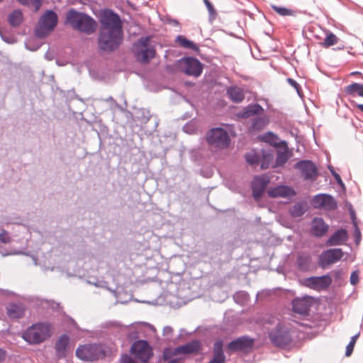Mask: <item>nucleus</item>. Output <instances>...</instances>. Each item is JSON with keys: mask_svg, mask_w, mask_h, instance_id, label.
<instances>
[{"mask_svg": "<svg viewBox=\"0 0 363 363\" xmlns=\"http://www.w3.org/2000/svg\"><path fill=\"white\" fill-rule=\"evenodd\" d=\"M99 22V49L105 52L117 50L123 39V24L120 16L112 10L106 9L101 13Z\"/></svg>", "mask_w": 363, "mask_h": 363, "instance_id": "f257e3e1", "label": "nucleus"}, {"mask_svg": "<svg viewBox=\"0 0 363 363\" xmlns=\"http://www.w3.org/2000/svg\"><path fill=\"white\" fill-rule=\"evenodd\" d=\"M66 21L73 28L86 34L93 33L96 27V21L91 16L74 9L67 12Z\"/></svg>", "mask_w": 363, "mask_h": 363, "instance_id": "f03ea898", "label": "nucleus"}, {"mask_svg": "<svg viewBox=\"0 0 363 363\" xmlns=\"http://www.w3.org/2000/svg\"><path fill=\"white\" fill-rule=\"evenodd\" d=\"M52 335V325L47 322H40L33 324L25 330L22 337L29 344L38 345Z\"/></svg>", "mask_w": 363, "mask_h": 363, "instance_id": "7ed1b4c3", "label": "nucleus"}, {"mask_svg": "<svg viewBox=\"0 0 363 363\" xmlns=\"http://www.w3.org/2000/svg\"><path fill=\"white\" fill-rule=\"evenodd\" d=\"M108 350L99 344H87L81 345L76 350V356L84 361L94 362L105 357Z\"/></svg>", "mask_w": 363, "mask_h": 363, "instance_id": "20e7f679", "label": "nucleus"}, {"mask_svg": "<svg viewBox=\"0 0 363 363\" xmlns=\"http://www.w3.org/2000/svg\"><path fill=\"white\" fill-rule=\"evenodd\" d=\"M58 17L52 10L46 11L40 18L35 29V35L40 38L48 36L56 27Z\"/></svg>", "mask_w": 363, "mask_h": 363, "instance_id": "39448f33", "label": "nucleus"}, {"mask_svg": "<svg viewBox=\"0 0 363 363\" xmlns=\"http://www.w3.org/2000/svg\"><path fill=\"white\" fill-rule=\"evenodd\" d=\"M200 350V343L194 340L174 349H165L163 352L164 359L169 363H175L180 359L181 354L196 353Z\"/></svg>", "mask_w": 363, "mask_h": 363, "instance_id": "423d86ee", "label": "nucleus"}, {"mask_svg": "<svg viewBox=\"0 0 363 363\" xmlns=\"http://www.w3.org/2000/svg\"><path fill=\"white\" fill-rule=\"evenodd\" d=\"M179 69L186 75L194 77L201 76L203 65L196 58L193 57H182L177 61Z\"/></svg>", "mask_w": 363, "mask_h": 363, "instance_id": "0eeeda50", "label": "nucleus"}, {"mask_svg": "<svg viewBox=\"0 0 363 363\" xmlns=\"http://www.w3.org/2000/svg\"><path fill=\"white\" fill-rule=\"evenodd\" d=\"M208 143L218 149H224L229 146L230 138L228 133L222 128L211 129L206 135Z\"/></svg>", "mask_w": 363, "mask_h": 363, "instance_id": "6e6552de", "label": "nucleus"}, {"mask_svg": "<svg viewBox=\"0 0 363 363\" xmlns=\"http://www.w3.org/2000/svg\"><path fill=\"white\" fill-rule=\"evenodd\" d=\"M271 342L277 347H285L292 342L290 330L282 325H278L269 334Z\"/></svg>", "mask_w": 363, "mask_h": 363, "instance_id": "1a4fd4ad", "label": "nucleus"}, {"mask_svg": "<svg viewBox=\"0 0 363 363\" xmlns=\"http://www.w3.org/2000/svg\"><path fill=\"white\" fill-rule=\"evenodd\" d=\"M343 255V251L340 248H332L324 250L318 257V266L321 269H327L332 264L341 260Z\"/></svg>", "mask_w": 363, "mask_h": 363, "instance_id": "9d476101", "label": "nucleus"}, {"mask_svg": "<svg viewBox=\"0 0 363 363\" xmlns=\"http://www.w3.org/2000/svg\"><path fill=\"white\" fill-rule=\"evenodd\" d=\"M149 40V37H142L135 44V47L140 48V50H138L135 53L138 61L140 62L147 63L151 59L155 57V50L153 47L148 45Z\"/></svg>", "mask_w": 363, "mask_h": 363, "instance_id": "9b49d317", "label": "nucleus"}, {"mask_svg": "<svg viewBox=\"0 0 363 363\" xmlns=\"http://www.w3.org/2000/svg\"><path fill=\"white\" fill-rule=\"evenodd\" d=\"M130 352L136 359L143 362H147L152 356V348L146 340H138L133 342Z\"/></svg>", "mask_w": 363, "mask_h": 363, "instance_id": "f8f14e48", "label": "nucleus"}, {"mask_svg": "<svg viewBox=\"0 0 363 363\" xmlns=\"http://www.w3.org/2000/svg\"><path fill=\"white\" fill-rule=\"evenodd\" d=\"M294 168L301 172L305 180H314L318 174L317 167L311 160H300L295 164Z\"/></svg>", "mask_w": 363, "mask_h": 363, "instance_id": "ddd939ff", "label": "nucleus"}, {"mask_svg": "<svg viewBox=\"0 0 363 363\" xmlns=\"http://www.w3.org/2000/svg\"><path fill=\"white\" fill-rule=\"evenodd\" d=\"M304 285L310 289L320 291L328 289L332 284L333 279L329 274L320 277H311L303 280Z\"/></svg>", "mask_w": 363, "mask_h": 363, "instance_id": "4468645a", "label": "nucleus"}, {"mask_svg": "<svg viewBox=\"0 0 363 363\" xmlns=\"http://www.w3.org/2000/svg\"><path fill=\"white\" fill-rule=\"evenodd\" d=\"M253 343V339L247 336H242L231 341L228 345V349L231 352H247L252 349Z\"/></svg>", "mask_w": 363, "mask_h": 363, "instance_id": "2eb2a0df", "label": "nucleus"}, {"mask_svg": "<svg viewBox=\"0 0 363 363\" xmlns=\"http://www.w3.org/2000/svg\"><path fill=\"white\" fill-rule=\"evenodd\" d=\"M313 201L315 207L323 208L330 211L335 210L337 208L336 201L329 194H318L314 196Z\"/></svg>", "mask_w": 363, "mask_h": 363, "instance_id": "dca6fc26", "label": "nucleus"}, {"mask_svg": "<svg viewBox=\"0 0 363 363\" xmlns=\"http://www.w3.org/2000/svg\"><path fill=\"white\" fill-rule=\"evenodd\" d=\"M348 239V233L345 229L341 228L335 232L326 241L328 246L341 245Z\"/></svg>", "mask_w": 363, "mask_h": 363, "instance_id": "f3484780", "label": "nucleus"}, {"mask_svg": "<svg viewBox=\"0 0 363 363\" xmlns=\"http://www.w3.org/2000/svg\"><path fill=\"white\" fill-rule=\"evenodd\" d=\"M328 225L321 218H314L311 223V234L317 238L323 237L328 231Z\"/></svg>", "mask_w": 363, "mask_h": 363, "instance_id": "a211bd4d", "label": "nucleus"}, {"mask_svg": "<svg viewBox=\"0 0 363 363\" xmlns=\"http://www.w3.org/2000/svg\"><path fill=\"white\" fill-rule=\"evenodd\" d=\"M296 267L301 272L308 271L312 264V256L309 252H298L297 255Z\"/></svg>", "mask_w": 363, "mask_h": 363, "instance_id": "6ab92c4d", "label": "nucleus"}, {"mask_svg": "<svg viewBox=\"0 0 363 363\" xmlns=\"http://www.w3.org/2000/svg\"><path fill=\"white\" fill-rule=\"evenodd\" d=\"M293 311L295 313L306 315L308 314L311 303L309 297H303L302 298H296L292 302Z\"/></svg>", "mask_w": 363, "mask_h": 363, "instance_id": "aec40b11", "label": "nucleus"}, {"mask_svg": "<svg viewBox=\"0 0 363 363\" xmlns=\"http://www.w3.org/2000/svg\"><path fill=\"white\" fill-rule=\"evenodd\" d=\"M69 342V337L67 335H61L55 343L56 355L58 359L66 357Z\"/></svg>", "mask_w": 363, "mask_h": 363, "instance_id": "412c9836", "label": "nucleus"}, {"mask_svg": "<svg viewBox=\"0 0 363 363\" xmlns=\"http://www.w3.org/2000/svg\"><path fill=\"white\" fill-rule=\"evenodd\" d=\"M294 194V191L291 188L286 186H278L268 191L269 196L272 198L286 197Z\"/></svg>", "mask_w": 363, "mask_h": 363, "instance_id": "4be33fe9", "label": "nucleus"}, {"mask_svg": "<svg viewBox=\"0 0 363 363\" xmlns=\"http://www.w3.org/2000/svg\"><path fill=\"white\" fill-rule=\"evenodd\" d=\"M24 313L25 308L21 303H11L7 307V315L11 319H19Z\"/></svg>", "mask_w": 363, "mask_h": 363, "instance_id": "5701e85b", "label": "nucleus"}, {"mask_svg": "<svg viewBox=\"0 0 363 363\" xmlns=\"http://www.w3.org/2000/svg\"><path fill=\"white\" fill-rule=\"evenodd\" d=\"M225 357L223 352V342L218 340L214 344L213 357L208 363H224Z\"/></svg>", "mask_w": 363, "mask_h": 363, "instance_id": "b1692460", "label": "nucleus"}, {"mask_svg": "<svg viewBox=\"0 0 363 363\" xmlns=\"http://www.w3.org/2000/svg\"><path fill=\"white\" fill-rule=\"evenodd\" d=\"M227 94L232 101L240 103L243 101L245 94L242 89L238 86H232L228 89Z\"/></svg>", "mask_w": 363, "mask_h": 363, "instance_id": "393cba45", "label": "nucleus"}, {"mask_svg": "<svg viewBox=\"0 0 363 363\" xmlns=\"http://www.w3.org/2000/svg\"><path fill=\"white\" fill-rule=\"evenodd\" d=\"M264 111L263 108L258 104H250L245 107L240 116L242 118H249L250 116L261 113Z\"/></svg>", "mask_w": 363, "mask_h": 363, "instance_id": "a878e982", "label": "nucleus"}, {"mask_svg": "<svg viewBox=\"0 0 363 363\" xmlns=\"http://www.w3.org/2000/svg\"><path fill=\"white\" fill-rule=\"evenodd\" d=\"M307 210V205L303 202H298L289 208V213L294 218L302 216Z\"/></svg>", "mask_w": 363, "mask_h": 363, "instance_id": "bb28decb", "label": "nucleus"}, {"mask_svg": "<svg viewBox=\"0 0 363 363\" xmlns=\"http://www.w3.org/2000/svg\"><path fill=\"white\" fill-rule=\"evenodd\" d=\"M346 94L350 96H355L363 97V84L352 83L347 86L345 89Z\"/></svg>", "mask_w": 363, "mask_h": 363, "instance_id": "cd10ccee", "label": "nucleus"}, {"mask_svg": "<svg viewBox=\"0 0 363 363\" xmlns=\"http://www.w3.org/2000/svg\"><path fill=\"white\" fill-rule=\"evenodd\" d=\"M175 42L182 48L191 49L194 51L199 50V47L193 41L188 40L184 35H178L176 38Z\"/></svg>", "mask_w": 363, "mask_h": 363, "instance_id": "c85d7f7f", "label": "nucleus"}, {"mask_svg": "<svg viewBox=\"0 0 363 363\" xmlns=\"http://www.w3.org/2000/svg\"><path fill=\"white\" fill-rule=\"evenodd\" d=\"M268 123V119L266 117H255L252 121L250 130L259 131L262 130Z\"/></svg>", "mask_w": 363, "mask_h": 363, "instance_id": "c756f323", "label": "nucleus"}, {"mask_svg": "<svg viewBox=\"0 0 363 363\" xmlns=\"http://www.w3.org/2000/svg\"><path fill=\"white\" fill-rule=\"evenodd\" d=\"M9 24L13 27H17L23 21V13L19 10H15L11 12L8 17Z\"/></svg>", "mask_w": 363, "mask_h": 363, "instance_id": "7c9ffc66", "label": "nucleus"}, {"mask_svg": "<svg viewBox=\"0 0 363 363\" xmlns=\"http://www.w3.org/2000/svg\"><path fill=\"white\" fill-rule=\"evenodd\" d=\"M269 183V177L265 175H262L256 177L252 183V186H254L255 188H257L264 191Z\"/></svg>", "mask_w": 363, "mask_h": 363, "instance_id": "2f4dec72", "label": "nucleus"}, {"mask_svg": "<svg viewBox=\"0 0 363 363\" xmlns=\"http://www.w3.org/2000/svg\"><path fill=\"white\" fill-rule=\"evenodd\" d=\"M18 2L24 6H27L28 8L33 9L35 12H37L40 10L42 4L43 0H17Z\"/></svg>", "mask_w": 363, "mask_h": 363, "instance_id": "473e14b6", "label": "nucleus"}, {"mask_svg": "<svg viewBox=\"0 0 363 363\" xmlns=\"http://www.w3.org/2000/svg\"><path fill=\"white\" fill-rule=\"evenodd\" d=\"M289 160V155L286 150L278 151L275 161V167H282Z\"/></svg>", "mask_w": 363, "mask_h": 363, "instance_id": "72a5a7b5", "label": "nucleus"}, {"mask_svg": "<svg viewBox=\"0 0 363 363\" xmlns=\"http://www.w3.org/2000/svg\"><path fill=\"white\" fill-rule=\"evenodd\" d=\"M245 157L246 161L252 165L258 164L260 162V156L254 151L247 153Z\"/></svg>", "mask_w": 363, "mask_h": 363, "instance_id": "f704fd0d", "label": "nucleus"}, {"mask_svg": "<svg viewBox=\"0 0 363 363\" xmlns=\"http://www.w3.org/2000/svg\"><path fill=\"white\" fill-rule=\"evenodd\" d=\"M273 160V155L269 153H263L261 160L260 167L262 169H266L269 167L270 163Z\"/></svg>", "mask_w": 363, "mask_h": 363, "instance_id": "c9c22d12", "label": "nucleus"}, {"mask_svg": "<svg viewBox=\"0 0 363 363\" xmlns=\"http://www.w3.org/2000/svg\"><path fill=\"white\" fill-rule=\"evenodd\" d=\"M337 40L338 39L335 34L330 33L327 34L323 43V45L325 48L332 46L337 43Z\"/></svg>", "mask_w": 363, "mask_h": 363, "instance_id": "e433bc0d", "label": "nucleus"}, {"mask_svg": "<svg viewBox=\"0 0 363 363\" xmlns=\"http://www.w3.org/2000/svg\"><path fill=\"white\" fill-rule=\"evenodd\" d=\"M359 335V333H357L351 337V340H350L349 344L346 347V350H345V356L346 357H349L352 354L353 350H354V345L356 343V341H357Z\"/></svg>", "mask_w": 363, "mask_h": 363, "instance_id": "4c0bfd02", "label": "nucleus"}, {"mask_svg": "<svg viewBox=\"0 0 363 363\" xmlns=\"http://www.w3.org/2000/svg\"><path fill=\"white\" fill-rule=\"evenodd\" d=\"M234 299L237 303H239L240 304H242L244 302L247 301L248 294L244 291L237 292L234 295Z\"/></svg>", "mask_w": 363, "mask_h": 363, "instance_id": "58836bf2", "label": "nucleus"}, {"mask_svg": "<svg viewBox=\"0 0 363 363\" xmlns=\"http://www.w3.org/2000/svg\"><path fill=\"white\" fill-rule=\"evenodd\" d=\"M272 8L277 13H279V15L283 16H289L291 14V11L285 7L272 5Z\"/></svg>", "mask_w": 363, "mask_h": 363, "instance_id": "ea45409f", "label": "nucleus"}, {"mask_svg": "<svg viewBox=\"0 0 363 363\" xmlns=\"http://www.w3.org/2000/svg\"><path fill=\"white\" fill-rule=\"evenodd\" d=\"M11 237L9 233L4 229H2L0 232V241L2 243L6 244L11 242Z\"/></svg>", "mask_w": 363, "mask_h": 363, "instance_id": "a19ab883", "label": "nucleus"}, {"mask_svg": "<svg viewBox=\"0 0 363 363\" xmlns=\"http://www.w3.org/2000/svg\"><path fill=\"white\" fill-rule=\"evenodd\" d=\"M353 224H354V229L353 236L354 238L355 243L357 245H358L360 242V241H361V236H362V235H361L360 230H359V228L357 226V224L355 222H354Z\"/></svg>", "mask_w": 363, "mask_h": 363, "instance_id": "79ce46f5", "label": "nucleus"}, {"mask_svg": "<svg viewBox=\"0 0 363 363\" xmlns=\"http://www.w3.org/2000/svg\"><path fill=\"white\" fill-rule=\"evenodd\" d=\"M286 81L292 87H294L296 89L297 93L300 95L301 89L300 85L297 83V82L291 78H287Z\"/></svg>", "mask_w": 363, "mask_h": 363, "instance_id": "37998d69", "label": "nucleus"}, {"mask_svg": "<svg viewBox=\"0 0 363 363\" xmlns=\"http://www.w3.org/2000/svg\"><path fill=\"white\" fill-rule=\"evenodd\" d=\"M350 281L352 285H356L359 282V272L357 271H353L351 273Z\"/></svg>", "mask_w": 363, "mask_h": 363, "instance_id": "c03bdc74", "label": "nucleus"}, {"mask_svg": "<svg viewBox=\"0 0 363 363\" xmlns=\"http://www.w3.org/2000/svg\"><path fill=\"white\" fill-rule=\"evenodd\" d=\"M330 170V172L331 174H333V176L334 177L335 181L337 182V183L342 186H344V183L340 177V176L331 167L329 168Z\"/></svg>", "mask_w": 363, "mask_h": 363, "instance_id": "a18cd8bd", "label": "nucleus"}, {"mask_svg": "<svg viewBox=\"0 0 363 363\" xmlns=\"http://www.w3.org/2000/svg\"><path fill=\"white\" fill-rule=\"evenodd\" d=\"M252 196L255 199H259L262 196V195L263 194V193L264 191L262 189L255 188L252 186Z\"/></svg>", "mask_w": 363, "mask_h": 363, "instance_id": "49530a36", "label": "nucleus"}, {"mask_svg": "<svg viewBox=\"0 0 363 363\" xmlns=\"http://www.w3.org/2000/svg\"><path fill=\"white\" fill-rule=\"evenodd\" d=\"M121 363H135L132 357L127 354L121 356Z\"/></svg>", "mask_w": 363, "mask_h": 363, "instance_id": "de8ad7c7", "label": "nucleus"}, {"mask_svg": "<svg viewBox=\"0 0 363 363\" xmlns=\"http://www.w3.org/2000/svg\"><path fill=\"white\" fill-rule=\"evenodd\" d=\"M203 2L208 9V12L212 14L215 13V9L212 4L208 0H203Z\"/></svg>", "mask_w": 363, "mask_h": 363, "instance_id": "09e8293b", "label": "nucleus"}, {"mask_svg": "<svg viewBox=\"0 0 363 363\" xmlns=\"http://www.w3.org/2000/svg\"><path fill=\"white\" fill-rule=\"evenodd\" d=\"M30 41H28L26 43V47L28 50H31V51H35L37 50L39 48H40V45H30Z\"/></svg>", "mask_w": 363, "mask_h": 363, "instance_id": "8fccbe9b", "label": "nucleus"}, {"mask_svg": "<svg viewBox=\"0 0 363 363\" xmlns=\"http://www.w3.org/2000/svg\"><path fill=\"white\" fill-rule=\"evenodd\" d=\"M173 333V329L170 326H165L163 328V335L169 336Z\"/></svg>", "mask_w": 363, "mask_h": 363, "instance_id": "3c124183", "label": "nucleus"}, {"mask_svg": "<svg viewBox=\"0 0 363 363\" xmlns=\"http://www.w3.org/2000/svg\"><path fill=\"white\" fill-rule=\"evenodd\" d=\"M331 274L334 276L336 279H338L341 277L342 271L341 270H334L331 272Z\"/></svg>", "mask_w": 363, "mask_h": 363, "instance_id": "603ef678", "label": "nucleus"}, {"mask_svg": "<svg viewBox=\"0 0 363 363\" xmlns=\"http://www.w3.org/2000/svg\"><path fill=\"white\" fill-rule=\"evenodd\" d=\"M169 23L172 25V26H177L179 24V21L177 20H176V19H170L169 21Z\"/></svg>", "mask_w": 363, "mask_h": 363, "instance_id": "864d4df0", "label": "nucleus"}, {"mask_svg": "<svg viewBox=\"0 0 363 363\" xmlns=\"http://www.w3.org/2000/svg\"><path fill=\"white\" fill-rule=\"evenodd\" d=\"M6 352L4 350L0 349V362L5 358Z\"/></svg>", "mask_w": 363, "mask_h": 363, "instance_id": "5fc2aeb1", "label": "nucleus"}, {"mask_svg": "<svg viewBox=\"0 0 363 363\" xmlns=\"http://www.w3.org/2000/svg\"><path fill=\"white\" fill-rule=\"evenodd\" d=\"M45 57L48 60H52L53 59L52 55L50 54V52H47L45 55Z\"/></svg>", "mask_w": 363, "mask_h": 363, "instance_id": "6e6d98bb", "label": "nucleus"}, {"mask_svg": "<svg viewBox=\"0 0 363 363\" xmlns=\"http://www.w3.org/2000/svg\"><path fill=\"white\" fill-rule=\"evenodd\" d=\"M356 107L363 112V104H356Z\"/></svg>", "mask_w": 363, "mask_h": 363, "instance_id": "4d7b16f0", "label": "nucleus"}, {"mask_svg": "<svg viewBox=\"0 0 363 363\" xmlns=\"http://www.w3.org/2000/svg\"><path fill=\"white\" fill-rule=\"evenodd\" d=\"M113 101V97H112V96H110L109 98H108V99H106V101Z\"/></svg>", "mask_w": 363, "mask_h": 363, "instance_id": "13d9d810", "label": "nucleus"}, {"mask_svg": "<svg viewBox=\"0 0 363 363\" xmlns=\"http://www.w3.org/2000/svg\"><path fill=\"white\" fill-rule=\"evenodd\" d=\"M352 75H357V74H360V73L359 72H353L351 73Z\"/></svg>", "mask_w": 363, "mask_h": 363, "instance_id": "bf43d9fd", "label": "nucleus"}, {"mask_svg": "<svg viewBox=\"0 0 363 363\" xmlns=\"http://www.w3.org/2000/svg\"><path fill=\"white\" fill-rule=\"evenodd\" d=\"M55 306H52V307L53 308H58V307H59V304H58V303H55Z\"/></svg>", "mask_w": 363, "mask_h": 363, "instance_id": "052dcab7", "label": "nucleus"}, {"mask_svg": "<svg viewBox=\"0 0 363 363\" xmlns=\"http://www.w3.org/2000/svg\"><path fill=\"white\" fill-rule=\"evenodd\" d=\"M33 260H34L35 264H37L36 259L35 257H33Z\"/></svg>", "mask_w": 363, "mask_h": 363, "instance_id": "680f3d73", "label": "nucleus"}, {"mask_svg": "<svg viewBox=\"0 0 363 363\" xmlns=\"http://www.w3.org/2000/svg\"><path fill=\"white\" fill-rule=\"evenodd\" d=\"M3 0H0V2H1Z\"/></svg>", "mask_w": 363, "mask_h": 363, "instance_id": "e2e57ef3", "label": "nucleus"}]
</instances>
